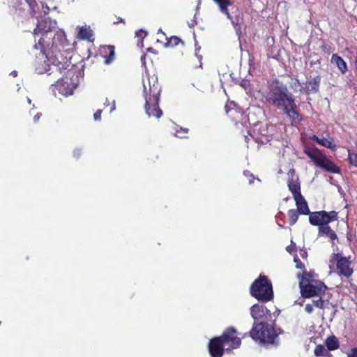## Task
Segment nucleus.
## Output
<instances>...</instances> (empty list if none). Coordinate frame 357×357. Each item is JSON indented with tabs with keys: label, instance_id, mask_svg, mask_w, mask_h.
<instances>
[{
	"label": "nucleus",
	"instance_id": "nucleus-1",
	"mask_svg": "<svg viewBox=\"0 0 357 357\" xmlns=\"http://www.w3.org/2000/svg\"><path fill=\"white\" fill-rule=\"evenodd\" d=\"M46 24V20L38 21L33 33L34 35L41 34L38 43L35 45V48L40 50L39 56H37L34 63L36 71L39 74H43L49 70L48 59L45 54V48L49 45L45 40V37H47L50 26L47 27Z\"/></svg>",
	"mask_w": 357,
	"mask_h": 357
},
{
	"label": "nucleus",
	"instance_id": "nucleus-2",
	"mask_svg": "<svg viewBox=\"0 0 357 357\" xmlns=\"http://www.w3.org/2000/svg\"><path fill=\"white\" fill-rule=\"evenodd\" d=\"M268 89L267 101L275 106L280 112L290 116V96L287 86L278 81H274L269 85Z\"/></svg>",
	"mask_w": 357,
	"mask_h": 357
},
{
	"label": "nucleus",
	"instance_id": "nucleus-3",
	"mask_svg": "<svg viewBox=\"0 0 357 357\" xmlns=\"http://www.w3.org/2000/svg\"><path fill=\"white\" fill-rule=\"evenodd\" d=\"M250 294L262 303L271 301L274 297L272 282L266 275L260 274L250 285Z\"/></svg>",
	"mask_w": 357,
	"mask_h": 357
},
{
	"label": "nucleus",
	"instance_id": "nucleus-4",
	"mask_svg": "<svg viewBox=\"0 0 357 357\" xmlns=\"http://www.w3.org/2000/svg\"><path fill=\"white\" fill-rule=\"evenodd\" d=\"M144 93L145 97V111L149 116H153L159 119L162 115V111L159 107V100L160 96V89L158 85L153 84L152 86L149 84V89L144 86Z\"/></svg>",
	"mask_w": 357,
	"mask_h": 357
},
{
	"label": "nucleus",
	"instance_id": "nucleus-5",
	"mask_svg": "<svg viewBox=\"0 0 357 357\" xmlns=\"http://www.w3.org/2000/svg\"><path fill=\"white\" fill-rule=\"evenodd\" d=\"M249 336L255 341L264 344H273L278 336L273 326L268 322H254Z\"/></svg>",
	"mask_w": 357,
	"mask_h": 357
},
{
	"label": "nucleus",
	"instance_id": "nucleus-6",
	"mask_svg": "<svg viewBox=\"0 0 357 357\" xmlns=\"http://www.w3.org/2000/svg\"><path fill=\"white\" fill-rule=\"evenodd\" d=\"M291 194L295 201L296 208L294 211L291 210V225L296 222L300 215H306L310 214V211L307 202L301 195V183L298 178H291Z\"/></svg>",
	"mask_w": 357,
	"mask_h": 357
},
{
	"label": "nucleus",
	"instance_id": "nucleus-7",
	"mask_svg": "<svg viewBox=\"0 0 357 357\" xmlns=\"http://www.w3.org/2000/svg\"><path fill=\"white\" fill-rule=\"evenodd\" d=\"M305 153L312 160L317 167L330 173H339L340 168L331 160L327 158L318 149L307 147Z\"/></svg>",
	"mask_w": 357,
	"mask_h": 357
},
{
	"label": "nucleus",
	"instance_id": "nucleus-8",
	"mask_svg": "<svg viewBox=\"0 0 357 357\" xmlns=\"http://www.w3.org/2000/svg\"><path fill=\"white\" fill-rule=\"evenodd\" d=\"M299 286L301 294L305 298L321 297L327 289L326 285L323 282L316 280H310L306 278L299 280Z\"/></svg>",
	"mask_w": 357,
	"mask_h": 357
},
{
	"label": "nucleus",
	"instance_id": "nucleus-9",
	"mask_svg": "<svg viewBox=\"0 0 357 357\" xmlns=\"http://www.w3.org/2000/svg\"><path fill=\"white\" fill-rule=\"evenodd\" d=\"M308 215L310 223L312 225L319 226V227L337 219V213L334 211L330 212L325 211L310 212Z\"/></svg>",
	"mask_w": 357,
	"mask_h": 357
},
{
	"label": "nucleus",
	"instance_id": "nucleus-10",
	"mask_svg": "<svg viewBox=\"0 0 357 357\" xmlns=\"http://www.w3.org/2000/svg\"><path fill=\"white\" fill-rule=\"evenodd\" d=\"M218 337L225 346L226 351L237 349L241 344V338L237 336V331L234 327H228Z\"/></svg>",
	"mask_w": 357,
	"mask_h": 357
},
{
	"label": "nucleus",
	"instance_id": "nucleus-11",
	"mask_svg": "<svg viewBox=\"0 0 357 357\" xmlns=\"http://www.w3.org/2000/svg\"><path fill=\"white\" fill-rule=\"evenodd\" d=\"M334 260L336 265V273L340 276L349 278L354 273L352 262L340 253L335 255Z\"/></svg>",
	"mask_w": 357,
	"mask_h": 357
},
{
	"label": "nucleus",
	"instance_id": "nucleus-12",
	"mask_svg": "<svg viewBox=\"0 0 357 357\" xmlns=\"http://www.w3.org/2000/svg\"><path fill=\"white\" fill-rule=\"evenodd\" d=\"M294 262L295 268L298 271L296 275L299 280L301 278H305L307 275L305 268V264L307 263V251L304 249H300L298 253L295 254L294 256Z\"/></svg>",
	"mask_w": 357,
	"mask_h": 357
},
{
	"label": "nucleus",
	"instance_id": "nucleus-13",
	"mask_svg": "<svg viewBox=\"0 0 357 357\" xmlns=\"http://www.w3.org/2000/svg\"><path fill=\"white\" fill-rule=\"evenodd\" d=\"M250 314L255 322H271L272 314L264 305L255 304L250 307Z\"/></svg>",
	"mask_w": 357,
	"mask_h": 357
},
{
	"label": "nucleus",
	"instance_id": "nucleus-14",
	"mask_svg": "<svg viewBox=\"0 0 357 357\" xmlns=\"http://www.w3.org/2000/svg\"><path fill=\"white\" fill-rule=\"evenodd\" d=\"M208 349L211 357H222L224 355L225 346L218 336L209 340Z\"/></svg>",
	"mask_w": 357,
	"mask_h": 357
},
{
	"label": "nucleus",
	"instance_id": "nucleus-15",
	"mask_svg": "<svg viewBox=\"0 0 357 357\" xmlns=\"http://www.w3.org/2000/svg\"><path fill=\"white\" fill-rule=\"evenodd\" d=\"M105 63L109 65L115 59V47L114 45H105L100 49Z\"/></svg>",
	"mask_w": 357,
	"mask_h": 357
},
{
	"label": "nucleus",
	"instance_id": "nucleus-16",
	"mask_svg": "<svg viewBox=\"0 0 357 357\" xmlns=\"http://www.w3.org/2000/svg\"><path fill=\"white\" fill-rule=\"evenodd\" d=\"M215 3L218 4L219 9L222 13L225 15L227 18L232 19L231 14L229 13L228 6L232 4L230 0H213Z\"/></svg>",
	"mask_w": 357,
	"mask_h": 357
},
{
	"label": "nucleus",
	"instance_id": "nucleus-17",
	"mask_svg": "<svg viewBox=\"0 0 357 357\" xmlns=\"http://www.w3.org/2000/svg\"><path fill=\"white\" fill-rule=\"evenodd\" d=\"M319 234L328 237L331 241L337 238L335 232L328 226V224L324 225L319 227Z\"/></svg>",
	"mask_w": 357,
	"mask_h": 357
},
{
	"label": "nucleus",
	"instance_id": "nucleus-18",
	"mask_svg": "<svg viewBox=\"0 0 357 357\" xmlns=\"http://www.w3.org/2000/svg\"><path fill=\"white\" fill-rule=\"evenodd\" d=\"M331 63H335L342 74H344L347 71L346 62L337 54H333Z\"/></svg>",
	"mask_w": 357,
	"mask_h": 357
},
{
	"label": "nucleus",
	"instance_id": "nucleus-19",
	"mask_svg": "<svg viewBox=\"0 0 357 357\" xmlns=\"http://www.w3.org/2000/svg\"><path fill=\"white\" fill-rule=\"evenodd\" d=\"M328 351L336 350L340 347V342L335 335L329 336L325 341Z\"/></svg>",
	"mask_w": 357,
	"mask_h": 357
},
{
	"label": "nucleus",
	"instance_id": "nucleus-20",
	"mask_svg": "<svg viewBox=\"0 0 357 357\" xmlns=\"http://www.w3.org/2000/svg\"><path fill=\"white\" fill-rule=\"evenodd\" d=\"M310 139L313 141L316 142L319 144H320L322 146L329 148L331 149H335L336 147V145L333 144V142L326 139V138H319L317 135H314L312 137H310Z\"/></svg>",
	"mask_w": 357,
	"mask_h": 357
},
{
	"label": "nucleus",
	"instance_id": "nucleus-21",
	"mask_svg": "<svg viewBox=\"0 0 357 357\" xmlns=\"http://www.w3.org/2000/svg\"><path fill=\"white\" fill-rule=\"evenodd\" d=\"M55 85L61 93H63V94L71 93V92H70L68 91L70 84L68 83V81L65 80L64 78L58 79ZM70 90L71 91L70 89Z\"/></svg>",
	"mask_w": 357,
	"mask_h": 357
},
{
	"label": "nucleus",
	"instance_id": "nucleus-22",
	"mask_svg": "<svg viewBox=\"0 0 357 357\" xmlns=\"http://www.w3.org/2000/svg\"><path fill=\"white\" fill-rule=\"evenodd\" d=\"M78 38L82 40L91 41L93 40V33L88 28L82 26L78 32Z\"/></svg>",
	"mask_w": 357,
	"mask_h": 357
},
{
	"label": "nucleus",
	"instance_id": "nucleus-23",
	"mask_svg": "<svg viewBox=\"0 0 357 357\" xmlns=\"http://www.w3.org/2000/svg\"><path fill=\"white\" fill-rule=\"evenodd\" d=\"M320 82V77H316L307 84V89L310 92L318 91Z\"/></svg>",
	"mask_w": 357,
	"mask_h": 357
},
{
	"label": "nucleus",
	"instance_id": "nucleus-24",
	"mask_svg": "<svg viewBox=\"0 0 357 357\" xmlns=\"http://www.w3.org/2000/svg\"><path fill=\"white\" fill-rule=\"evenodd\" d=\"M314 353L316 356H331V354L328 352V349H326L325 347L321 344L316 346Z\"/></svg>",
	"mask_w": 357,
	"mask_h": 357
},
{
	"label": "nucleus",
	"instance_id": "nucleus-25",
	"mask_svg": "<svg viewBox=\"0 0 357 357\" xmlns=\"http://www.w3.org/2000/svg\"><path fill=\"white\" fill-rule=\"evenodd\" d=\"M279 129L281 130H284V132H285L284 136H281L282 144V146L284 147L283 152H282V155L284 156V153H285L284 148H288V146H289V142L287 140L288 136L286 134L287 130L286 126H283L282 124H280V126L279 127Z\"/></svg>",
	"mask_w": 357,
	"mask_h": 357
},
{
	"label": "nucleus",
	"instance_id": "nucleus-26",
	"mask_svg": "<svg viewBox=\"0 0 357 357\" xmlns=\"http://www.w3.org/2000/svg\"><path fill=\"white\" fill-rule=\"evenodd\" d=\"M292 102L293 100H291V125L294 123L296 124L302 120L301 116L294 109Z\"/></svg>",
	"mask_w": 357,
	"mask_h": 357
},
{
	"label": "nucleus",
	"instance_id": "nucleus-27",
	"mask_svg": "<svg viewBox=\"0 0 357 357\" xmlns=\"http://www.w3.org/2000/svg\"><path fill=\"white\" fill-rule=\"evenodd\" d=\"M179 43H181L183 45H184V42L182 41L180 38L175 36L170 37L167 42L168 45L171 47L178 45Z\"/></svg>",
	"mask_w": 357,
	"mask_h": 357
},
{
	"label": "nucleus",
	"instance_id": "nucleus-28",
	"mask_svg": "<svg viewBox=\"0 0 357 357\" xmlns=\"http://www.w3.org/2000/svg\"><path fill=\"white\" fill-rule=\"evenodd\" d=\"M348 160L351 165L357 167V153H352L350 150H348Z\"/></svg>",
	"mask_w": 357,
	"mask_h": 357
},
{
	"label": "nucleus",
	"instance_id": "nucleus-29",
	"mask_svg": "<svg viewBox=\"0 0 357 357\" xmlns=\"http://www.w3.org/2000/svg\"><path fill=\"white\" fill-rule=\"evenodd\" d=\"M26 1L29 5L31 12L36 13L37 12L36 8H38L36 0H26Z\"/></svg>",
	"mask_w": 357,
	"mask_h": 357
},
{
	"label": "nucleus",
	"instance_id": "nucleus-30",
	"mask_svg": "<svg viewBox=\"0 0 357 357\" xmlns=\"http://www.w3.org/2000/svg\"><path fill=\"white\" fill-rule=\"evenodd\" d=\"M243 174L248 179L249 183H252L254 182L255 176L250 171L245 170L243 172Z\"/></svg>",
	"mask_w": 357,
	"mask_h": 357
},
{
	"label": "nucleus",
	"instance_id": "nucleus-31",
	"mask_svg": "<svg viewBox=\"0 0 357 357\" xmlns=\"http://www.w3.org/2000/svg\"><path fill=\"white\" fill-rule=\"evenodd\" d=\"M324 300L320 297L319 299L313 300V305L318 308H324Z\"/></svg>",
	"mask_w": 357,
	"mask_h": 357
},
{
	"label": "nucleus",
	"instance_id": "nucleus-32",
	"mask_svg": "<svg viewBox=\"0 0 357 357\" xmlns=\"http://www.w3.org/2000/svg\"><path fill=\"white\" fill-rule=\"evenodd\" d=\"M105 106L106 107H109V112H112L116 109L115 106V101L113 100L111 103L108 102V100L107 99L105 102L104 103Z\"/></svg>",
	"mask_w": 357,
	"mask_h": 357
},
{
	"label": "nucleus",
	"instance_id": "nucleus-33",
	"mask_svg": "<svg viewBox=\"0 0 357 357\" xmlns=\"http://www.w3.org/2000/svg\"><path fill=\"white\" fill-rule=\"evenodd\" d=\"M347 357H357V347H354L351 349L349 353L347 354Z\"/></svg>",
	"mask_w": 357,
	"mask_h": 357
},
{
	"label": "nucleus",
	"instance_id": "nucleus-34",
	"mask_svg": "<svg viewBox=\"0 0 357 357\" xmlns=\"http://www.w3.org/2000/svg\"><path fill=\"white\" fill-rule=\"evenodd\" d=\"M102 112V109H98L93 114L94 120L100 121L101 119V114Z\"/></svg>",
	"mask_w": 357,
	"mask_h": 357
},
{
	"label": "nucleus",
	"instance_id": "nucleus-35",
	"mask_svg": "<svg viewBox=\"0 0 357 357\" xmlns=\"http://www.w3.org/2000/svg\"><path fill=\"white\" fill-rule=\"evenodd\" d=\"M305 310L307 313H311L313 311V305L311 304H307L305 305Z\"/></svg>",
	"mask_w": 357,
	"mask_h": 357
},
{
	"label": "nucleus",
	"instance_id": "nucleus-36",
	"mask_svg": "<svg viewBox=\"0 0 357 357\" xmlns=\"http://www.w3.org/2000/svg\"><path fill=\"white\" fill-rule=\"evenodd\" d=\"M119 23L126 24L125 20L121 18V17H116V21H114V24H119Z\"/></svg>",
	"mask_w": 357,
	"mask_h": 357
},
{
	"label": "nucleus",
	"instance_id": "nucleus-37",
	"mask_svg": "<svg viewBox=\"0 0 357 357\" xmlns=\"http://www.w3.org/2000/svg\"><path fill=\"white\" fill-rule=\"evenodd\" d=\"M42 116V113L41 112H38L34 116H33V121L35 122H37L40 118Z\"/></svg>",
	"mask_w": 357,
	"mask_h": 357
},
{
	"label": "nucleus",
	"instance_id": "nucleus-38",
	"mask_svg": "<svg viewBox=\"0 0 357 357\" xmlns=\"http://www.w3.org/2000/svg\"><path fill=\"white\" fill-rule=\"evenodd\" d=\"M322 50L324 51V52H329L330 50H331V47L329 45H322Z\"/></svg>",
	"mask_w": 357,
	"mask_h": 357
},
{
	"label": "nucleus",
	"instance_id": "nucleus-39",
	"mask_svg": "<svg viewBox=\"0 0 357 357\" xmlns=\"http://www.w3.org/2000/svg\"><path fill=\"white\" fill-rule=\"evenodd\" d=\"M146 54H143L142 56H141V61L142 62L144 63V65L146 64Z\"/></svg>",
	"mask_w": 357,
	"mask_h": 357
},
{
	"label": "nucleus",
	"instance_id": "nucleus-40",
	"mask_svg": "<svg viewBox=\"0 0 357 357\" xmlns=\"http://www.w3.org/2000/svg\"><path fill=\"white\" fill-rule=\"evenodd\" d=\"M147 52H150L153 53V54H157V53L155 52V50H154L153 49H152V48H148V49H147Z\"/></svg>",
	"mask_w": 357,
	"mask_h": 357
},
{
	"label": "nucleus",
	"instance_id": "nucleus-41",
	"mask_svg": "<svg viewBox=\"0 0 357 357\" xmlns=\"http://www.w3.org/2000/svg\"><path fill=\"white\" fill-rule=\"evenodd\" d=\"M307 275L305 276V278L309 280L310 278H312V273H311L310 272L307 273Z\"/></svg>",
	"mask_w": 357,
	"mask_h": 357
},
{
	"label": "nucleus",
	"instance_id": "nucleus-42",
	"mask_svg": "<svg viewBox=\"0 0 357 357\" xmlns=\"http://www.w3.org/2000/svg\"><path fill=\"white\" fill-rule=\"evenodd\" d=\"M287 184L289 189L290 190V178H287Z\"/></svg>",
	"mask_w": 357,
	"mask_h": 357
},
{
	"label": "nucleus",
	"instance_id": "nucleus-43",
	"mask_svg": "<svg viewBox=\"0 0 357 357\" xmlns=\"http://www.w3.org/2000/svg\"><path fill=\"white\" fill-rule=\"evenodd\" d=\"M225 111H226V112L228 114V112H229V106L228 105H225Z\"/></svg>",
	"mask_w": 357,
	"mask_h": 357
},
{
	"label": "nucleus",
	"instance_id": "nucleus-44",
	"mask_svg": "<svg viewBox=\"0 0 357 357\" xmlns=\"http://www.w3.org/2000/svg\"><path fill=\"white\" fill-rule=\"evenodd\" d=\"M290 250H291L290 245H288V246H287V247H286V250H287L289 253H290Z\"/></svg>",
	"mask_w": 357,
	"mask_h": 357
},
{
	"label": "nucleus",
	"instance_id": "nucleus-45",
	"mask_svg": "<svg viewBox=\"0 0 357 357\" xmlns=\"http://www.w3.org/2000/svg\"><path fill=\"white\" fill-rule=\"evenodd\" d=\"M291 251L294 250V247H295V244L293 243V241H291Z\"/></svg>",
	"mask_w": 357,
	"mask_h": 357
},
{
	"label": "nucleus",
	"instance_id": "nucleus-46",
	"mask_svg": "<svg viewBox=\"0 0 357 357\" xmlns=\"http://www.w3.org/2000/svg\"><path fill=\"white\" fill-rule=\"evenodd\" d=\"M282 173H283V171H282V169H279V171H278V174H282Z\"/></svg>",
	"mask_w": 357,
	"mask_h": 357
},
{
	"label": "nucleus",
	"instance_id": "nucleus-47",
	"mask_svg": "<svg viewBox=\"0 0 357 357\" xmlns=\"http://www.w3.org/2000/svg\"><path fill=\"white\" fill-rule=\"evenodd\" d=\"M185 133H187L188 132V129L185 128L183 130Z\"/></svg>",
	"mask_w": 357,
	"mask_h": 357
},
{
	"label": "nucleus",
	"instance_id": "nucleus-48",
	"mask_svg": "<svg viewBox=\"0 0 357 357\" xmlns=\"http://www.w3.org/2000/svg\"><path fill=\"white\" fill-rule=\"evenodd\" d=\"M141 33H142V34H144V36L146 35V32H145V31H141Z\"/></svg>",
	"mask_w": 357,
	"mask_h": 357
},
{
	"label": "nucleus",
	"instance_id": "nucleus-49",
	"mask_svg": "<svg viewBox=\"0 0 357 357\" xmlns=\"http://www.w3.org/2000/svg\"><path fill=\"white\" fill-rule=\"evenodd\" d=\"M248 335V333H245L243 335V337H245Z\"/></svg>",
	"mask_w": 357,
	"mask_h": 357
},
{
	"label": "nucleus",
	"instance_id": "nucleus-50",
	"mask_svg": "<svg viewBox=\"0 0 357 357\" xmlns=\"http://www.w3.org/2000/svg\"><path fill=\"white\" fill-rule=\"evenodd\" d=\"M28 102L31 103V100L29 98H27Z\"/></svg>",
	"mask_w": 357,
	"mask_h": 357
}]
</instances>
